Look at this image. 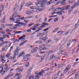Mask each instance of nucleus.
<instances>
[{
	"label": "nucleus",
	"mask_w": 79,
	"mask_h": 79,
	"mask_svg": "<svg viewBox=\"0 0 79 79\" xmlns=\"http://www.w3.org/2000/svg\"><path fill=\"white\" fill-rule=\"evenodd\" d=\"M30 8L31 9H32V10H38V11H42V10H44V7H39V6H37L35 7V6H31Z\"/></svg>",
	"instance_id": "obj_1"
},
{
	"label": "nucleus",
	"mask_w": 79,
	"mask_h": 79,
	"mask_svg": "<svg viewBox=\"0 0 79 79\" xmlns=\"http://www.w3.org/2000/svg\"><path fill=\"white\" fill-rule=\"evenodd\" d=\"M31 56L30 54H27L23 56V58L24 61H27L29 60V58H27V56Z\"/></svg>",
	"instance_id": "obj_2"
},
{
	"label": "nucleus",
	"mask_w": 79,
	"mask_h": 79,
	"mask_svg": "<svg viewBox=\"0 0 79 79\" xmlns=\"http://www.w3.org/2000/svg\"><path fill=\"white\" fill-rule=\"evenodd\" d=\"M75 8V6H71L69 9V14H71V13H72V11L73 10V8Z\"/></svg>",
	"instance_id": "obj_3"
},
{
	"label": "nucleus",
	"mask_w": 79,
	"mask_h": 79,
	"mask_svg": "<svg viewBox=\"0 0 79 79\" xmlns=\"http://www.w3.org/2000/svg\"><path fill=\"white\" fill-rule=\"evenodd\" d=\"M12 17L13 18H17V17H19L20 18L21 16L20 15H18V12L16 11L15 12L13 15Z\"/></svg>",
	"instance_id": "obj_4"
},
{
	"label": "nucleus",
	"mask_w": 79,
	"mask_h": 79,
	"mask_svg": "<svg viewBox=\"0 0 79 79\" xmlns=\"http://www.w3.org/2000/svg\"><path fill=\"white\" fill-rule=\"evenodd\" d=\"M37 49H38V47H36L32 49L31 51V52L32 53H36V52H37Z\"/></svg>",
	"instance_id": "obj_5"
},
{
	"label": "nucleus",
	"mask_w": 79,
	"mask_h": 79,
	"mask_svg": "<svg viewBox=\"0 0 79 79\" xmlns=\"http://www.w3.org/2000/svg\"><path fill=\"white\" fill-rule=\"evenodd\" d=\"M46 34H47V32H44L41 33H39L37 34V36L38 37H39L40 36H44V35H45Z\"/></svg>",
	"instance_id": "obj_6"
},
{
	"label": "nucleus",
	"mask_w": 79,
	"mask_h": 79,
	"mask_svg": "<svg viewBox=\"0 0 79 79\" xmlns=\"http://www.w3.org/2000/svg\"><path fill=\"white\" fill-rule=\"evenodd\" d=\"M35 74L36 75L35 76V79H40V76H39V74L37 72L35 73Z\"/></svg>",
	"instance_id": "obj_7"
},
{
	"label": "nucleus",
	"mask_w": 79,
	"mask_h": 79,
	"mask_svg": "<svg viewBox=\"0 0 79 79\" xmlns=\"http://www.w3.org/2000/svg\"><path fill=\"white\" fill-rule=\"evenodd\" d=\"M70 68H71L70 66L68 65L67 67L65 70L64 71V73H67V71H68V70H69Z\"/></svg>",
	"instance_id": "obj_8"
},
{
	"label": "nucleus",
	"mask_w": 79,
	"mask_h": 79,
	"mask_svg": "<svg viewBox=\"0 0 79 79\" xmlns=\"http://www.w3.org/2000/svg\"><path fill=\"white\" fill-rule=\"evenodd\" d=\"M11 55V53H10V52H9L6 55V56L7 58L8 57H9V59H11V56H10V55Z\"/></svg>",
	"instance_id": "obj_9"
},
{
	"label": "nucleus",
	"mask_w": 79,
	"mask_h": 79,
	"mask_svg": "<svg viewBox=\"0 0 79 79\" xmlns=\"http://www.w3.org/2000/svg\"><path fill=\"white\" fill-rule=\"evenodd\" d=\"M43 73H45V71L44 70H42L40 72H39L38 74H39V76H44Z\"/></svg>",
	"instance_id": "obj_10"
},
{
	"label": "nucleus",
	"mask_w": 79,
	"mask_h": 79,
	"mask_svg": "<svg viewBox=\"0 0 79 79\" xmlns=\"http://www.w3.org/2000/svg\"><path fill=\"white\" fill-rule=\"evenodd\" d=\"M58 58V57L57 56L55 57L54 55H52L50 56V60H52L53 59V60H55V58Z\"/></svg>",
	"instance_id": "obj_11"
},
{
	"label": "nucleus",
	"mask_w": 79,
	"mask_h": 79,
	"mask_svg": "<svg viewBox=\"0 0 79 79\" xmlns=\"http://www.w3.org/2000/svg\"><path fill=\"white\" fill-rule=\"evenodd\" d=\"M60 9H62L61 7H58L52 9V11H58V10H60Z\"/></svg>",
	"instance_id": "obj_12"
},
{
	"label": "nucleus",
	"mask_w": 79,
	"mask_h": 79,
	"mask_svg": "<svg viewBox=\"0 0 79 79\" xmlns=\"http://www.w3.org/2000/svg\"><path fill=\"white\" fill-rule=\"evenodd\" d=\"M40 40H43V41H45L47 39V36H45L44 37H41L39 38Z\"/></svg>",
	"instance_id": "obj_13"
},
{
	"label": "nucleus",
	"mask_w": 79,
	"mask_h": 79,
	"mask_svg": "<svg viewBox=\"0 0 79 79\" xmlns=\"http://www.w3.org/2000/svg\"><path fill=\"white\" fill-rule=\"evenodd\" d=\"M14 56H17V55H18L19 54V52H18V51L16 50L14 52Z\"/></svg>",
	"instance_id": "obj_14"
},
{
	"label": "nucleus",
	"mask_w": 79,
	"mask_h": 79,
	"mask_svg": "<svg viewBox=\"0 0 79 79\" xmlns=\"http://www.w3.org/2000/svg\"><path fill=\"white\" fill-rule=\"evenodd\" d=\"M18 8H19V6L17 4H15V8L14 9V10H18Z\"/></svg>",
	"instance_id": "obj_15"
},
{
	"label": "nucleus",
	"mask_w": 79,
	"mask_h": 79,
	"mask_svg": "<svg viewBox=\"0 0 79 79\" xmlns=\"http://www.w3.org/2000/svg\"><path fill=\"white\" fill-rule=\"evenodd\" d=\"M33 3H31V2H27L26 4V6H30V5H32Z\"/></svg>",
	"instance_id": "obj_16"
},
{
	"label": "nucleus",
	"mask_w": 79,
	"mask_h": 79,
	"mask_svg": "<svg viewBox=\"0 0 79 79\" xmlns=\"http://www.w3.org/2000/svg\"><path fill=\"white\" fill-rule=\"evenodd\" d=\"M4 69H5L6 71H8V70H9V68H8V65L7 64H5Z\"/></svg>",
	"instance_id": "obj_17"
},
{
	"label": "nucleus",
	"mask_w": 79,
	"mask_h": 79,
	"mask_svg": "<svg viewBox=\"0 0 79 79\" xmlns=\"http://www.w3.org/2000/svg\"><path fill=\"white\" fill-rule=\"evenodd\" d=\"M5 73V71H3V68H2L1 71H0V73H1L2 74H4Z\"/></svg>",
	"instance_id": "obj_18"
},
{
	"label": "nucleus",
	"mask_w": 79,
	"mask_h": 79,
	"mask_svg": "<svg viewBox=\"0 0 79 79\" xmlns=\"http://www.w3.org/2000/svg\"><path fill=\"white\" fill-rule=\"evenodd\" d=\"M56 14H58L60 16H61V15H63V12H62V11L57 12H56Z\"/></svg>",
	"instance_id": "obj_19"
},
{
	"label": "nucleus",
	"mask_w": 79,
	"mask_h": 79,
	"mask_svg": "<svg viewBox=\"0 0 79 79\" xmlns=\"http://www.w3.org/2000/svg\"><path fill=\"white\" fill-rule=\"evenodd\" d=\"M70 6V5H68L67 6H64V8H64V9H65V10H67L69 8V7Z\"/></svg>",
	"instance_id": "obj_20"
},
{
	"label": "nucleus",
	"mask_w": 79,
	"mask_h": 79,
	"mask_svg": "<svg viewBox=\"0 0 79 79\" xmlns=\"http://www.w3.org/2000/svg\"><path fill=\"white\" fill-rule=\"evenodd\" d=\"M13 32H14L15 34H20L21 32H22V31H14Z\"/></svg>",
	"instance_id": "obj_21"
},
{
	"label": "nucleus",
	"mask_w": 79,
	"mask_h": 79,
	"mask_svg": "<svg viewBox=\"0 0 79 79\" xmlns=\"http://www.w3.org/2000/svg\"><path fill=\"white\" fill-rule=\"evenodd\" d=\"M16 76L18 77V78H19V79H20L21 78V74L19 73H17L16 74Z\"/></svg>",
	"instance_id": "obj_22"
},
{
	"label": "nucleus",
	"mask_w": 79,
	"mask_h": 79,
	"mask_svg": "<svg viewBox=\"0 0 79 79\" xmlns=\"http://www.w3.org/2000/svg\"><path fill=\"white\" fill-rule=\"evenodd\" d=\"M44 48L42 49L41 50L40 49H39L40 50H47L48 49V46L47 45V46H45V47H44Z\"/></svg>",
	"instance_id": "obj_23"
},
{
	"label": "nucleus",
	"mask_w": 79,
	"mask_h": 79,
	"mask_svg": "<svg viewBox=\"0 0 79 79\" xmlns=\"http://www.w3.org/2000/svg\"><path fill=\"white\" fill-rule=\"evenodd\" d=\"M35 79V76H31L29 77V79Z\"/></svg>",
	"instance_id": "obj_24"
},
{
	"label": "nucleus",
	"mask_w": 79,
	"mask_h": 79,
	"mask_svg": "<svg viewBox=\"0 0 79 79\" xmlns=\"http://www.w3.org/2000/svg\"><path fill=\"white\" fill-rule=\"evenodd\" d=\"M24 52H21L20 53V54L19 55V57H20V56H23V55H24Z\"/></svg>",
	"instance_id": "obj_25"
},
{
	"label": "nucleus",
	"mask_w": 79,
	"mask_h": 79,
	"mask_svg": "<svg viewBox=\"0 0 79 79\" xmlns=\"http://www.w3.org/2000/svg\"><path fill=\"white\" fill-rule=\"evenodd\" d=\"M43 46H44V47H47V45H45V44H43V45H40V46H39V47L40 48H42V47Z\"/></svg>",
	"instance_id": "obj_26"
},
{
	"label": "nucleus",
	"mask_w": 79,
	"mask_h": 79,
	"mask_svg": "<svg viewBox=\"0 0 79 79\" xmlns=\"http://www.w3.org/2000/svg\"><path fill=\"white\" fill-rule=\"evenodd\" d=\"M40 25L39 24V23L35 24L34 26V27H35L36 28L37 27H38V26H40Z\"/></svg>",
	"instance_id": "obj_27"
},
{
	"label": "nucleus",
	"mask_w": 79,
	"mask_h": 79,
	"mask_svg": "<svg viewBox=\"0 0 79 79\" xmlns=\"http://www.w3.org/2000/svg\"><path fill=\"white\" fill-rule=\"evenodd\" d=\"M6 26H9L10 27H12L13 25L11 24H6Z\"/></svg>",
	"instance_id": "obj_28"
},
{
	"label": "nucleus",
	"mask_w": 79,
	"mask_h": 79,
	"mask_svg": "<svg viewBox=\"0 0 79 79\" xmlns=\"http://www.w3.org/2000/svg\"><path fill=\"white\" fill-rule=\"evenodd\" d=\"M47 2V0H43V2H41V5H44L45 3H44V2Z\"/></svg>",
	"instance_id": "obj_29"
},
{
	"label": "nucleus",
	"mask_w": 79,
	"mask_h": 79,
	"mask_svg": "<svg viewBox=\"0 0 79 79\" xmlns=\"http://www.w3.org/2000/svg\"><path fill=\"white\" fill-rule=\"evenodd\" d=\"M33 16H28L26 18H25V19H28L29 18H32Z\"/></svg>",
	"instance_id": "obj_30"
},
{
	"label": "nucleus",
	"mask_w": 79,
	"mask_h": 79,
	"mask_svg": "<svg viewBox=\"0 0 79 79\" xmlns=\"http://www.w3.org/2000/svg\"><path fill=\"white\" fill-rule=\"evenodd\" d=\"M14 74V73H10L9 74V77H11L12 76H13Z\"/></svg>",
	"instance_id": "obj_31"
},
{
	"label": "nucleus",
	"mask_w": 79,
	"mask_h": 79,
	"mask_svg": "<svg viewBox=\"0 0 79 79\" xmlns=\"http://www.w3.org/2000/svg\"><path fill=\"white\" fill-rule=\"evenodd\" d=\"M27 40H26V41H25L24 42H23L21 44L19 45L20 46H22V45H23V44H25V43H26V42H27Z\"/></svg>",
	"instance_id": "obj_32"
},
{
	"label": "nucleus",
	"mask_w": 79,
	"mask_h": 79,
	"mask_svg": "<svg viewBox=\"0 0 79 79\" xmlns=\"http://www.w3.org/2000/svg\"><path fill=\"white\" fill-rule=\"evenodd\" d=\"M73 41V40H70L69 42H68V45H69V44H70Z\"/></svg>",
	"instance_id": "obj_33"
},
{
	"label": "nucleus",
	"mask_w": 79,
	"mask_h": 79,
	"mask_svg": "<svg viewBox=\"0 0 79 79\" xmlns=\"http://www.w3.org/2000/svg\"><path fill=\"white\" fill-rule=\"evenodd\" d=\"M3 38L2 37H0V41L1 42H4V40H3Z\"/></svg>",
	"instance_id": "obj_34"
},
{
	"label": "nucleus",
	"mask_w": 79,
	"mask_h": 79,
	"mask_svg": "<svg viewBox=\"0 0 79 79\" xmlns=\"http://www.w3.org/2000/svg\"><path fill=\"white\" fill-rule=\"evenodd\" d=\"M79 77V76H78V73H76L75 74V78L76 79L77 77Z\"/></svg>",
	"instance_id": "obj_35"
},
{
	"label": "nucleus",
	"mask_w": 79,
	"mask_h": 79,
	"mask_svg": "<svg viewBox=\"0 0 79 79\" xmlns=\"http://www.w3.org/2000/svg\"><path fill=\"white\" fill-rule=\"evenodd\" d=\"M78 5H79V4H78V3L75 2V3L74 4V6H75V7H76V6H78Z\"/></svg>",
	"instance_id": "obj_36"
},
{
	"label": "nucleus",
	"mask_w": 79,
	"mask_h": 79,
	"mask_svg": "<svg viewBox=\"0 0 79 79\" xmlns=\"http://www.w3.org/2000/svg\"><path fill=\"white\" fill-rule=\"evenodd\" d=\"M25 66L26 67H28L29 66V62H28L27 63L25 64Z\"/></svg>",
	"instance_id": "obj_37"
},
{
	"label": "nucleus",
	"mask_w": 79,
	"mask_h": 79,
	"mask_svg": "<svg viewBox=\"0 0 79 79\" xmlns=\"http://www.w3.org/2000/svg\"><path fill=\"white\" fill-rule=\"evenodd\" d=\"M26 14L28 15H31L32 14V12L31 11H28L26 13Z\"/></svg>",
	"instance_id": "obj_38"
},
{
	"label": "nucleus",
	"mask_w": 79,
	"mask_h": 79,
	"mask_svg": "<svg viewBox=\"0 0 79 79\" xmlns=\"http://www.w3.org/2000/svg\"><path fill=\"white\" fill-rule=\"evenodd\" d=\"M27 73L28 75H30V74H31V71H30L29 70H28Z\"/></svg>",
	"instance_id": "obj_39"
},
{
	"label": "nucleus",
	"mask_w": 79,
	"mask_h": 79,
	"mask_svg": "<svg viewBox=\"0 0 79 79\" xmlns=\"http://www.w3.org/2000/svg\"><path fill=\"white\" fill-rule=\"evenodd\" d=\"M53 79H57V77H56V74L54 75Z\"/></svg>",
	"instance_id": "obj_40"
},
{
	"label": "nucleus",
	"mask_w": 79,
	"mask_h": 79,
	"mask_svg": "<svg viewBox=\"0 0 79 79\" xmlns=\"http://www.w3.org/2000/svg\"><path fill=\"white\" fill-rule=\"evenodd\" d=\"M23 71V68L21 67L20 69H19V72H22Z\"/></svg>",
	"instance_id": "obj_41"
},
{
	"label": "nucleus",
	"mask_w": 79,
	"mask_h": 79,
	"mask_svg": "<svg viewBox=\"0 0 79 79\" xmlns=\"http://www.w3.org/2000/svg\"><path fill=\"white\" fill-rule=\"evenodd\" d=\"M60 32H61V33H63V32H64V31H59L57 32L58 34H60Z\"/></svg>",
	"instance_id": "obj_42"
},
{
	"label": "nucleus",
	"mask_w": 79,
	"mask_h": 79,
	"mask_svg": "<svg viewBox=\"0 0 79 79\" xmlns=\"http://www.w3.org/2000/svg\"><path fill=\"white\" fill-rule=\"evenodd\" d=\"M57 30H58V28H56L55 29L54 31H53V32H55L57 31Z\"/></svg>",
	"instance_id": "obj_43"
},
{
	"label": "nucleus",
	"mask_w": 79,
	"mask_h": 79,
	"mask_svg": "<svg viewBox=\"0 0 79 79\" xmlns=\"http://www.w3.org/2000/svg\"><path fill=\"white\" fill-rule=\"evenodd\" d=\"M1 60L2 61V63H5V61H6V60H4V59H2Z\"/></svg>",
	"instance_id": "obj_44"
},
{
	"label": "nucleus",
	"mask_w": 79,
	"mask_h": 79,
	"mask_svg": "<svg viewBox=\"0 0 79 79\" xmlns=\"http://www.w3.org/2000/svg\"><path fill=\"white\" fill-rule=\"evenodd\" d=\"M19 40H21V39H22L21 41H24V40H25V38H23L20 39V38H19Z\"/></svg>",
	"instance_id": "obj_45"
},
{
	"label": "nucleus",
	"mask_w": 79,
	"mask_h": 79,
	"mask_svg": "<svg viewBox=\"0 0 79 79\" xmlns=\"http://www.w3.org/2000/svg\"><path fill=\"white\" fill-rule=\"evenodd\" d=\"M7 35H4L3 36V39H6V37H7Z\"/></svg>",
	"instance_id": "obj_46"
},
{
	"label": "nucleus",
	"mask_w": 79,
	"mask_h": 79,
	"mask_svg": "<svg viewBox=\"0 0 79 79\" xmlns=\"http://www.w3.org/2000/svg\"><path fill=\"white\" fill-rule=\"evenodd\" d=\"M4 45V43L3 42H2L0 44V47H2V46H3V45Z\"/></svg>",
	"instance_id": "obj_47"
},
{
	"label": "nucleus",
	"mask_w": 79,
	"mask_h": 79,
	"mask_svg": "<svg viewBox=\"0 0 79 79\" xmlns=\"http://www.w3.org/2000/svg\"><path fill=\"white\" fill-rule=\"evenodd\" d=\"M50 70V69L49 68H48L46 69L45 70H44V71H48Z\"/></svg>",
	"instance_id": "obj_48"
},
{
	"label": "nucleus",
	"mask_w": 79,
	"mask_h": 79,
	"mask_svg": "<svg viewBox=\"0 0 79 79\" xmlns=\"http://www.w3.org/2000/svg\"><path fill=\"white\" fill-rule=\"evenodd\" d=\"M52 73V72L50 73H46L45 76H48V75H50V73Z\"/></svg>",
	"instance_id": "obj_49"
},
{
	"label": "nucleus",
	"mask_w": 79,
	"mask_h": 79,
	"mask_svg": "<svg viewBox=\"0 0 79 79\" xmlns=\"http://www.w3.org/2000/svg\"><path fill=\"white\" fill-rule=\"evenodd\" d=\"M6 32H11V30L9 29H7L6 30Z\"/></svg>",
	"instance_id": "obj_50"
},
{
	"label": "nucleus",
	"mask_w": 79,
	"mask_h": 79,
	"mask_svg": "<svg viewBox=\"0 0 79 79\" xmlns=\"http://www.w3.org/2000/svg\"><path fill=\"white\" fill-rule=\"evenodd\" d=\"M57 21H58V18H56V19L54 20V22H57Z\"/></svg>",
	"instance_id": "obj_51"
},
{
	"label": "nucleus",
	"mask_w": 79,
	"mask_h": 79,
	"mask_svg": "<svg viewBox=\"0 0 79 79\" xmlns=\"http://www.w3.org/2000/svg\"><path fill=\"white\" fill-rule=\"evenodd\" d=\"M42 43H43V42H42V41H38V44H42Z\"/></svg>",
	"instance_id": "obj_52"
},
{
	"label": "nucleus",
	"mask_w": 79,
	"mask_h": 79,
	"mask_svg": "<svg viewBox=\"0 0 79 79\" xmlns=\"http://www.w3.org/2000/svg\"><path fill=\"white\" fill-rule=\"evenodd\" d=\"M46 4L48 5H50V4H51V3L49 1L48 2H47L46 3Z\"/></svg>",
	"instance_id": "obj_53"
},
{
	"label": "nucleus",
	"mask_w": 79,
	"mask_h": 79,
	"mask_svg": "<svg viewBox=\"0 0 79 79\" xmlns=\"http://www.w3.org/2000/svg\"><path fill=\"white\" fill-rule=\"evenodd\" d=\"M0 33L1 34H5V32L3 31H1Z\"/></svg>",
	"instance_id": "obj_54"
},
{
	"label": "nucleus",
	"mask_w": 79,
	"mask_h": 79,
	"mask_svg": "<svg viewBox=\"0 0 79 79\" xmlns=\"http://www.w3.org/2000/svg\"><path fill=\"white\" fill-rule=\"evenodd\" d=\"M25 3V2L24 1L23 2L22 4V5L21 6H22V7L24 6V4Z\"/></svg>",
	"instance_id": "obj_55"
},
{
	"label": "nucleus",
	"mask_w": 79,
	"mask_h": 79,
	"mask_svg": "<svg viewBox=\"0 0 79 79\" xmlns=\"http://www.w3.org/2000/svg\"><path fill=\"white\" fill-rule=\"evenodd\" d=\"M54 0H50L49 2H50L51 3H52L54 2Z\"/></svg>",
	"instance_id": "obj_56"
},
{
	"label": "nucleus",
	"mask_w": 79,
	"mask_h": 79,
	"mask_svg": "<svg viewBox=\"0 0 79 79\" xmlns=\"http://www.w3.org/2000/svg\"><path fill=\"white\" fill-rule=\"evenodd\" d=\"M44 25H45L46 26H47V25H48V23H43Z\"/></svg>",
	"instance_id": "obj_57"
},
{
	"label": "nucleus",
	"mask_w": 79,
	"mask_h": 79,
	"mask_svg": "<svg viewBox=\"0 0 79 79\" xmlns=\"http://www.w3.org/2000/svg\"><path fill=\"white\" fill-rule=\"evenodd\" d=\"M3 42L4 43V44H8V41H4V42Z\"/></svg>",
	"instance_id": "obj_58"
},
{
	"label": "nucleus",
	"mask_w": 79,
	"mask_h": 79,
	"mask_svg": "<svg viewBox=\"0 0 79 79\" xmlns=\"http://www.w3.org/2000/svg\"><path fill=\"white\" fill-rule=\"evenodd\" d=\"M9 76H6L4 78V79H8L9 78Z\"/></svg>",
	"instance_id": "obj_59"
},
{
	"label": "nucleus",
	"mask_w": 79,
	"mask_h": 79,
	"mask_svg": "<svg viewBox=\"0 0 79 79\" xmlns=\"http://www.w3.org/2000/svg\"><path fill=\"white\" fill-rule=\"evenodd\" d=\"M15 71H16V72H19V69H15Z\"/></svg>",
	"instance_id": "obj_60"
},
{
	"label": "nucleus",
	"mask_w": 79,
	"mask_h": 79,
	"mask_svg": "<svg viewBox=\"0 0 79 79\" xmlns=\"http://www.w3.org/2000/svg\"><path fill=\"white\" fill-rule=\"evenodd\" d=\"M1 27H2V28H4V27H5V26L2 24L1 25Z\"/></svg>",
	"instance_id": "obj_61"
},
{
	"label": "nucleus",
	"mask_w": 79,
	"mask_h": 79,
	"mask_svg": "<svg viewBox=\"0 0 79 79\" xmlns=\"http://www.w3.org/2000/svg\"><path fill=\"white\" fill-rule=\"evenodd\" d=\"M33 24H34V23H31L29 25V27H31V26H32V25H33Z\"/></svg>",
	"instance_id": "obj_62"
},
{
	"label": "nucleus",
	"mask_w": 79,
	"mask_h": 79,
	"mask_svg": "<svg viewBox=\"0 0 79 79\" xmlns=\"http://www.w3.org/2000/svg\"><path fill=\"white\" fill-rule=\"evenodd\" d=\"M1 57L2 58H4V54H1Z\"/></svg>",
	"instance_id": "obj_63"
},
{
	"label": "nucleus",
	"mask_w": 79,
	"mask_h": 79,
	"mask_svg": "<svg viewBox=\"0 0 79 79\" xmlns=\"http://www.w3.org/2000/svg\"><path fill=\"white\" fill-rule=\"evenodd\" d=\"M27 32H31V29H30V30H27Z\"/></svg>",
	"instance_id": "obj_64"
}]
</instances>
